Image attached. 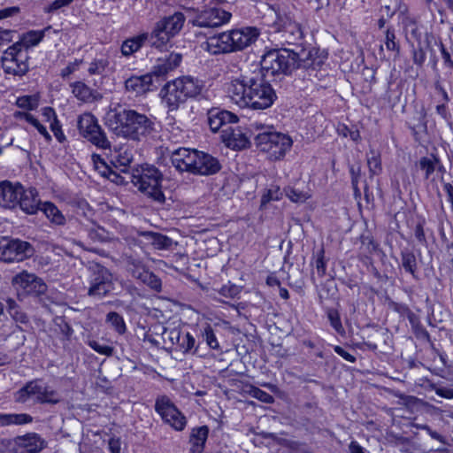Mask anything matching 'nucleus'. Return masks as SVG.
I'll return each mask as SVG.
<instances>
[{"label": "nucleus", "mask_w": 453, "mask_h": 453, "mask_svg": "<svg viewBox=\"0 0 453 453\" xmlns=\"http://www.w3.org/2000/svg\"><path fill=\"white\" fill-rule=\"evenodd\" d=\"M226 90L231 102L242 109L265 110L276 99L271 84L259 73L241 74L226 84Z\"/></svg>", "instance_id": "nucleus-1"}, {"label": "nucleus", "mask_w": 453, "mask_h": 453, "mask_svg": "<svg viewBox=\"0 0 453 453\" xmlns=\"http://www.w3.org/2000/svg\"><path fill=\"white\" fill-rule=\"evenodd\" d=\"M104 120L115 135L133 141H140L150 134L154 126L147 115L119 105L110 107Z\"/></svg>", "instance_id": "nucleus-2"}, {"label": "nucleus", "mask_w": 453, "mask_h": 453, "mask_svg": "<svg viewBox=\"0 0 453 453\" xmlns=\"http://www.w3.org/2000/svg\"><path fill=\"white\" fill-rule=\"evenodd\" d=\"M171 160L178 171L201 176L215 174L221 167L219 160L211 155L188 148L175 150Z\"/></svg>", "instance_id": "nucleus-3"}, {"label": "nucleus", "mask_w": 453, "mask_h": 453, "mask_svg": "<svg viewBox=\"0 0 453 453\" xmlns=\"http://www.w3.org/2000/svg\"><path fill=\"white\" fill-rule=\"evenodd\" d=\"M203 82L192 76H183L167 82L161 89L163 104L173 111L179 109L188 98L200 95Z\"/></svg>", "instance_id": "nucleus-4"}, {"label": "nucleus", "mask_w": 453, "mask_h": 453, "mask_svg": "<svg viewBox=\"0 0 453 453\" xmlns=\"http://www.w3.org/2000/svg\"><path fill=\"white\" fill-rule=\"evenodd\" d=\"M251 127L257 132L255 136L257 147L261 151L268 153L271 159H280L290 150L292 140L288 135L275 132L273 127L258 121L252 123Z\"/></svg>", "instance_id": "nucleus-5"}, {"label": "nucleus", "mask_w": 453, "mask_h": 453, "mask_svg": "<svg viewBox=\"0 0 453 453\" xmlns=\"http://www.w3.org/2000/svg\"><path fill=\"white\" fill-rule=\"evenodd\" d=\"M261 68L267 74H287L295 68L305 67L298 54L288 49H274L267 51L260 61Z\"/></svg>", "instance_id": "nucleus-6"}, {"label": "nucleus", "mask_w": 453, "mask_h": 453, "mask_svg": "<svg viewBox=\"0 0 453 453\" xmlns=\"http://www.w3.org/2000/svg\"><path fill=\"white\" fill-rule=\"evenodd\" d=\"M14 400L19 403L56 404L60 402V395L42 379H35L27 382L16 391Z\"/></svg>", "instance_id": "nucleus-7"}, {"label": "nucleus", "mask_w": 453, "mask_h": 453, "mask_svg": "<svg viewBox=\"0 0 453 453\" xmlns=\"http://www.w3.org/2000/svg\"><path fill=\"white\" fill-rule=\"evenodd\" d=\"M162 175L152 165H146L132 174V182L138 189L155 201L164 202L165 196L161 189Z\"/></svg>", "instance_id": "nucleus-8"}, {"label": "nucleus", "mask_w": 453, "mask_h": 453, "mask_svg": "<svg viewBox=\"0 0 453 453\" xmlns=\"http://www.w3.org/2000/svg\"><path fill=\"white\" fill-rule=\"evenodd\" d=\"M275 19L272 23L273 31L279 35L282 42L287 44H298L303 38V31L301 24L295 17L284 10H274Z\"/></svg>", "instance_id": "nucleus-9"}, {"label": "nucleus", "mask_w": 453, "mask_h": 453, "mask_svg": "<svg viewBox=\"0 0 453 453\" xmlns=\"http://www.w3.org/2000/svg\"><path fill=\"white\" fill-rule=\"evenodd\" d=\"M184 22L185 17L181 12H175L157 21L150 35L151 45L157 49L166 46L180 33Z\"/></svg>", "instance_id": "nucleus-10"}, {"label": "nucleus", "mask_w": 453, "mask_h": 453, "mask_svg": "<svg viewBox=\"0 0 453 453\" xmlns=\"http://www.w3.org/2000/svg\"><path fill=\"white\" fill-rule=\"evenodd\" d=\"M29 52L19 44H12L2 56V68L5 74L21 77L29 69Z\"/></svg>", "instance_id": "nucleus-11"}, {"label": "nucleus", "mask_w": 453, "mask_h": 453, "mask_svg": "<svg viewBox=\"0 0 453 453\" xmlns=\"http://www.w3.org/2000/svg\"><path fill=\"white\" fill-rule=\"evenodd\" d=\"M33 254L34 248L28 242L8 237L0 238L1 261L6 263L19 262L30 257Z\"/></svg>", "instance_id": "nucleus-12"}, {"label": "nucleus", "mask_w": 453, "mask_h": 453, "mask_svg": "<svg viewBox=\"0 0 453 453\" xmlns=\"http://www.w3.org/2000/svg\"><path fill=\"white\" fill-rule=\"evenodd\" d=\"M78 128L81 134L97 148L105 150L111 147L105 133L91 113L86 112L79 117Z\"/></svg>", "instance_id": "nucleus-13"}, {"label": "nucleus", "mask_w": 453, "mask_h": 453, "mask_svg": "<svg viewBox=\"0 0 453 453\" xmlns=\"http://www.w3.org/2000/svg\"><path fill=\"white\" fill-rule=\"evenodd\" d=\"M155 410L160 415L165 423L171 426L176 431H182L187 424L185 416L179 411L175 404L166 395L157 398Z\"/></svg>", "instance_id": "nucleus-14"}, {"label": "nucleus", "mask_w": 453, "mask_h": 453, "mask_svg": "<svg viewBox=\"0 0 453 453\" xmlns=\"http://www.w3.org/2000/svg\"><path fill=\"white\" fill-rule=\"evenodd\" d=\"M90 286L88 296L102 297L112 290V275L105 267L96 264L89 267Z\"/></svg>", "instance_id": "nucleus-15"}, {"label": "nucleus", "mask_w": 453, "mask_h": 453, "mask_svg": "<svg viewBox=\"0 0 453 453\" xmlns=\"http://www.w3.org/2000/svg\"><path fill=\"white\" fill-rule=\"evenodd\" d=\"M12 283L19 295L40 296L47 290V285L41 278L27 271L16 274L12 278Z\"/></svg>", "instance_id": "nucleus-16"}, {"label": "nucleus", "mask_w": 453, "mask_h": 453, "mask_svg": "<svg viewBox=\"0 0 453 453\" xmlns=\"http://www.w3.org/2000/svg\"><path fill=\"white\" fill-rule=\"evenodd\" d=\"M8 453H38L46 446L45 441L36 434L18 436L7 441Z\"/></svg>", "instance_id": "nucleus-17"}, {"label": "nucleus", "mask_w": 453, "mask_h": 453, "mask_svg": "<svg viewBox=\"0 0 453 453\" xmlns=\"http://www.w3.org/2000/svg\"><path fill=\"white\" fill-rule=\"evenodd\" d=\"M232 14L221 8L212 7L203 10L192 20V24L200 27H217L229 22Z\"/></svg>", "instance_id": "nucleus-18"}, {"label": "nucleus", "mask_w": 453, "mask_h": 453, "mask_svg": "<svg viewBox=\"0 0 453 453\" xmlns=\"http://www.w3.org/2000/svg\"><path fill=\"white\" fill-rule=\"evenodd\" d=\"M228 35L234 52L243 50L252 44L257 40L258 32L255 27H243L230 30Z\"/></svg>", "instance_id": "nucleus-19"}, {"label": "nucleus", "mask_w": 453, "mask_h": 453, "mask_svg": "<svg viewBox=\"0 0 453 453\" xmlns=\"http://www.w3.org/2000/svg\"><path fill=\"white\" fill-rule=\"evenodd\" d=\"M22 194V185L19 182L4 180L0 182V206L14 208L19 203Z\"/></svg>", "instance_id": "nucleus-20"}, {"label": "nucleus", "mask_w": 453, "mask_h": 453, "mask_svg": "<svg viewBox=\"0 0 453 453\" xmlns=\"http://www.w3.org/2000/svg\"><path fill=\"white\" fill-rule=\"evenodd\" d=\"M202 48L212 55L233 52L228 31L209 37Z\"/></svg>", "instance_id": "nucleus-21"}, {"label": "nucleus", "mask_w": 453, "mask_h": 453, "mask_svg": "<svg viewBox=\"0 0 453 453\" xmlns=\"http://www.w3.org/2000/svg\"><path fill=\"white\" fill-rule=\"evenodd\" d=\"M202 48L212 55L233 52L228 31L209 37Z\"/></svg>", "instance_id": "nucleus-22"}, {"label": "nucleus", "mask_w": 453, "mask_h": 453, "mask_svg": "<svg viewBox=\"0 0 453 453\" xmlns=\"http://www.w3.org/2000/svg\"><path fill=\"white\" fill-rule=\"evenodd\" d=\"M238 118L228 111L211 110L208 113V124L212 132L224 131L229 124L236 123Z\"/></svg>", "instance_id": "nucleus-23"}, {"label": "nucleus", "mask_w": 453, "mask_h": 453, "mask_svg": "<svg viewBox=\"0 0 453 453\" xmlns=\"http://www.w3.org/2000/svg\"><path fill=\"white\" fill-rule=\"evenodd\" d=\"M153 78L150 73L140 76H131L125 81L126 90L135 96L143 95L151 90Z\"/></svg>", "instance_id": "nucleus-24"}, {"label": "nucleus", "mask_w": 453, "mask_h": 453, "mask_svg": "<svg viewBox=\"0 0 453 453\" xmlns=\"http://www.w3.org/2000/svg\"><path fill=\"white\" fill-rule=\"evenodd\" d=\"M221 139L227 147L234 150L244 149L249 144L246 135L239 128H233L231 126L224 128Z\"/></svg>", "instance_id": "nucleus-25"}, {"label": "nucleus", "mask_w": 453, "mask_h": 453, "mask_svg": "<svg viewBox=\"0 0 453 453\" xmlns=\"http://www.w3.org/2000/svg\"><path fill=\"white\" fill-rule=\"evenodd\" d=\"M181 59V54L170 53L165 58H158L157 65L153 67L150 73H152L153 77H163L177 68Z\"/></svg>", "instance_id": "nucleus-26"}, {"label": "nucleus", "mask_w": 453, "mask_h": 453, "mask_svg": "<svg viewBox=\"0 0 453 453\" xmlns=\"http://www.w3.org/2000/svg\"><path fill=\"white\" fill-rule=\"evenodd\" d=\"M40 199L38 192L35 188L24 189L22 188V194L20 199H19V205L21 210L27 214H35L41 208Z\"/></svg>", "instance_id": "nucleus-27"}, {"label": "nucleus", "mask_w": 453, "mask_h": 453, "mask_svg": "<svg viewBox=\"0 0 453 453\" xmlns=\"http://www.w3.org/2000/svg\"><path fill=\"white\" fill-rule=\"evenodd\" d=\"M81 233L86 235L92 243L107 242L113 238L111 233L95 223H91L89 226H83L81 228Z\"/></svg>", "instance_id": "nucleus-28"}, {"label": "nucleus", "mask_w": 453, "mask_h": 453, "mask_svg": "<svg viewBox=\"0 0 453 453\" xmlns=\"http://www.w3.org/2000/svg\"><path fill=\"white\" fill-rule=\"evenodd\" d=\"M419 167L424 172L425 179H430L431 175L438 171L441 173L445 172L440 158L435 154H430L428 157H423L419 159Z\"/></svg>", "instance_id": "nucleus-29"}, {"label": "nucleus", "mask_w": 453, "mask_h": 453, "mask_svg": "<svg viewBox=\"0 0 453 453\" xmlns=\"http://www.w3.org/2000/svg\"><path fill=\"white\" fill-rule=\"evenodd\" d=\"M133 161V150L127 147H120L115 150L111 156V164L115 168L126 173Z\"/></svg>", "instance_id": "nucleus-30"}, {"label": "nucleus", "mask_w": 453, "mask_h": 453, "mask_svg": "<svg viewBox=\"0 0 453 453\" xmlns=\"http://www.w3.org/2000/svg\"><path fill=\"white\" fill-rule=\"evenodd\" d=\"M209 430L207 426H200L193 430L190 436V451L191 453H202L203 450L204 443L208 437Z\"/></svg>", "instance_id": "nucleus-31"}, {"label": "nucleus", "mask_w": 453, "mask_h": 453, "mask_svg": "<svg viewBox=\"0 0 453 453\" xmlns=\"http://www.w3.org/2000/svg\"><path fill=\"white\" fill-rule=\"evenodd\" d=\"M149 38V35L144 33L127 39L121 45L122 54L127 57L138 51Z\"/></svg>", "instance_id": "nucleus-32"}, {"label": "nucleus", "mask_w": 453, "mask_h": 453, "mask_svg": "<svg viewBox=\"0 0 453 453\" xmlns=\"http://www.w3.org/2000/svg\"><path fill=\"white\" fill-rule=\"evenodd\" d=\"M50 27H46L43 30L29 31L23 35V36L14 44H19L20 48H25L29 52V49L37 45L44 37V35Z\"/></svg>", "instance_id": "nucleus-33"}, {"label": "nucleus", "mask_w": 453, "mask_h": 453, "mask_svg": "<svg viewBox=\"0 0 453 453\" xmlns=\"http://www.w3.org/2000/svg\"><path fill=\"white\" fill-rule=\"evenodd\" d=\"M40 210L46 218L53 224L62 226L65 223V218L58 207L51 202H44L41 204Z\"/></svg>", "instance_id": "nucleus-34"}, {"label": "nucleus", "mask_w": 453, "mask_h": 453, "mask_svg": "<svg viewBox=\"0 0 453 453\" xmlns=\"http://www.w3.org/2000/svg\"><path fill=\"white\" fill-rule=\"evenodd\" d=\"M72 93L80 101L88 103L95 100L94 91L84 82L75 81L71 84Z\"/></svg>", "instance_id": "nucleus-35"}, {"label": "nucleus", "mask_w": 453, "mask_h": 453, "mask_svg": "<svg viewBox=\"0 0 453 453\" xmlns=\"http://www.w3.org/2000/svg\"><path fill=\"white\" fill-rule=\"evenodd\" d=\"M32 417L26 413H0V426L24 425L32 422Z\"/></svg>", "instance_id": "nucleus-36"}, {"label": "nucleus", "mask_w": 453, "mask_h": 453, "mask_svg": "<svg viewBox=\"0 0 453 453\" xmlns=\"http://www.w3.org/2000/svg\"><path fill=\"white\" fill-rule=\"evenodd\" d=\"M15 117L24 119L27 122L32 125L44 138L47 142L51 140V136L44 127L35 117L27 112H16Z\"/></svg>", "instance_id": "nucleus-37"}, {"label": "nucleus", "mask_w": 453, "mask_h": 453, "mask_svg": "<svg viewBox=\"0 0 453 453\" xmlns=\"http://www.w3.org/2000/svg\"><path fill=\"white\" fill-rule=\"evenodd\" d=\"M148 240L150 242L151 245H153L157 250L167 249L172 241L167 236H165L161 234L157 233H147L144 234Z\"/></svg>", "instance_id": "nucleus-38"}, {"label": "nucleus", "mask_w": 453, "mask_h": 453, "mask_svg": "<svg viewBox=\"0 0 453 453\" xmlns=\"http://www.w3.org/2000/svg\"><path fill=\"white\" fill-rule=\"evenodd\" d=\"M18 107L28 111L35 110L39 105V96L37 95L22 96L17 98Z\"/></svg>", "instance_id": "nucleus-39"}, {"label": "nucleus", "mask_w": 453, "mask_h": 453, "mask_svg": "<svg viewBox=\"0 0 453 453\" xmlns=\"http://www.w3.org/2000/svg\"><path fill=\"white\" fill-rule=\"evenodd\" d=\"M106 321L119 334H125L127 330L126 323L123 318L117 312L111 311L107 314Z\"/></svg>", "instance_id": "nucleus-40"}, {"label": "nucleus", "mask_w": 453, "mask_h": 453, "mask_svg": "<svg viewBox=\"0 0 453 453\" xmlns=\"http://www.w3.org/2000/svg\"><path fill=\"white\" fill-rule=\"evenodd\" d=\"M402 266L404 270L415 276L417 271V260L413 253L409 251L402 252Z\"/></svg>", "instance_id": "nucleus-41"}, {"label": "nucleus", "mask_w": 453, "mask_h": 453, "mask_svg": "<svg viewBox=\"0 0 453 453\" xmlns=\"http://www.w3.org/2000/svg\"><path fill=\"white\" fill-rule=\"evenodd\" d=\"M91 159L95 169L98 171L101 175L106 176L107 173H110L117 176L116 173L106 165L104 160L99 155L93 154L91 156Z\"/></svg>", "instance_id": "nucleus-42"}, {"label": "nucleus", "mask_w": 453, "mask_h": 453, "mask_svg": "<svg viewBox=\"0 0 453 453\" xmlns=\"http://www.w3.org/2000/svg\"><path fill=\"white\" fill-rule=\"evenodd\" d=\"M367 165L372 174L377 175L381 172L380 157L373 150H371L367 157Z\"/></svg>", "instance_id": "nucleus-43"}, {"label": "nucleus", "mask_w": 453, "mask_h": 453, "mask_svg": "<svg viewBox=\"0 0 453 453\" xmlns=\"http://www.w3.org/2000/svg\"><path fill=\"white\" fill-rule=\"evenodd\" d=\"M282 192L278 186H272L261 197V206L265 205L271 201H278L281 198Z\"/></svg>", "instance_id": "nucleus-44"}, {"label": "nucleus", "mask_w": 453, "mask_h": 453, "mask_svg": "<svg viewBox=\"0 0 453 453\" xmlns=\"http://www.w3.org/2000/svg\"><path fill=\"white\" fill-rule=\"evenodd\" d=\"M109 65V61L106 58H99L93 60L88 72L90 75H100L103 74Z\"/></svg>", "instance_id": "nucleus-45"}, {"label": "nucleus", "mask_w": 453, "mask_h": 453, "mask_svg": "<svg viewBox=\"0 0 453 453\" xmlns=\"http://www.w3.org/2000/svg\"><path fill=\"white\" fill-rule=\"evenodd\" d=\"M286 196L294 203H303L311 195L308 192H304L294 188H288L285 189Z\"/></svg>", "instance_id": "nucleus-46"}, {"label": "nucleus", "mask_w": 453, "mask_h": 453, "mask_svg": "<svg viewBox=\"0 0 453 453\" xmlns=\"http://www.w3.org/2000/svg\"><path fill=\"white\" fill-rule=\"evenodd\" d=\"M327 318L333 328L339 334H344V328L341 322L340 314L336 310L330 309L327 311Z\"/></svg>", "instance_id": "nucleus-47"}, {"label": "nucleus", "mask_w": 453, "mask_h": 453, "mask_svg": "<svg viewBox=\"0 0 453 453\" xmlns=\"http://www.w3.org/2000/svg\"><path fill=\"white\" fill-rule=\"evenodd\" d=\"M195 343L196 340L189 333H181L178 344L183 352H188L192 350L195 347Z\"/></svg>", "instance_id": "nucleus-48"}, {"label": "nucleus", "mask_w": 453, "mask_h": 453, "mask_svg": "<svg viewBox=\"0 0 453 453\" xmlns=\"http://www.w3.org/2000/svg\"><path fill=\"white\" fill-rule=\"evenodd\" d=\"M203 339L205 341L207 345L212 349H219V344L216 338V335L211 326H206L203 332Z\"/></svg>", "instance_id": "nucleus-49"}, {"label": "nucleus", "mask_w": 453, "mask_h": 453, "mask_svg": "<svg viewBox=\"0 0 453 453\" xmlns=\"http://www.w3.org/2000/svg\"><path fill=\"white\" fill-rule=\"evenodd\" d=\"M250 395L252 397H254L263 403H272L274 401L273 395L266 393L265 391L261 390L258 388L252 387L250 390Z\"/></svg>", "instance_id": "nucleus-50"}, {"label": "nucleus", "mask_w": 453, "mask_h": 453, "mask_svg": "<svg viewBox=\"0 0 453 453\" xmlns=\"http://www.w3.org/2000/svg\"><path fill=\"white\" fill-rule=\"evenodd\" d=\"M88 346L96 351L99 354L105 355V356H111L113 352V348L108 345L101 344L97 341H89Z\"/></svg>", "instance_id": "nucleus-51"}, {"label": "nucleus", "mask_w": 453, "mask_h": 453, "mask_svg": "<svg viewBox=\"0 0 453 453\" xmlns=\"http://www.w3.org/2000/svg\"><path fill=\"white\" fill-rule=\"evenodd\" d=\"M385 46L388 50L399 52V45L395 42V35L394 31L387 29L385 36Z\"/></svg>", "instance_id": "nucleus-52"}, {"label": "nucleus", "mask_w": 453, "mask_h": 453, "mask_svg": "<svg viewBox=\"0 0 453 453\" xmlns=\"http://www.w3.org/2000/svg\"><path fill=\"white\" fill-rule=\"evenodd\" d=\"M315 266H316L318 274L320 277H323L326 274V263L325 261V251L323 249H321L317 254Z\"/></svg>", "instance_id": "nucleus-53"}, {"label": "nucleus", "mask_w": 453, "mask_h": 453, "mask_svg": "<svg viewBox=\"0 0 453 453\" xmlns=\"http://www.w3.org/2000/svg\"><path fill=\"white\" fill-rule=\"evenodd\" d=\"M82 64V59H75L73 62L69 63L65 68L61 70L60 75L65 79L77 71Z\"/></svg>", "instance_id": "nucleus-54"}, {"label": "nucleus", "mask_w": 453, "mask_h": 453, "mask_svg": "<svg viewBox=\"0 0 453 453\" xmlns=\"http://www.w3.org/2000/svg\"><path fill=\"white\" fill-rule=\"evenodd\" d=\"M145 279L143 280V283L147 284L152 289L160 290L161 288V280L158 277H157L152 273L149 272V273H145Z\"/></svg>", "instance_id": "nucleus-55"}, {"label": "nucleus", "mask_w": 453, "mask_h": 453, "mask_svg": "<svg viewBox=\"0 0 453 453\" xmlns=\"http://www.w3.org/2000/svg\"><path fill=\"white\" fill-rule=\"evenodd\" d=\"M435 394L445 399H453V389L448 387H438L434 384L431 386Z\"/></svg>", "instance_id": "nucleus-56"}, {"label": "nucleus", "mask_w": 453, "mask_h": 453, "mask_svg": "<svg viewBox=\"0 0 453 453\" xmlns=\"http://www.w3.org/2000/svg\"><path fill=\"white\" fill-rule=\"evenodd\" d=\"M73 0H54L50 4L46 7V12H53L61 8L69 6Z\"/></svg>", "instance_id": "nucleus-57"}, {"label": "nucleus", "mask_w": 453, "mask_h": 453, "mask_svg": "<svg viewBox=\"0 0 453 453\" xmlns=\"http://www.w3.org/2000/svg\"><path fill=\"white\" fill-rule=\"evenodd\" d=\"M162 328H163L162 334H163L164 341H165V337H168V339L172 344L178 343L180 342V338L181 335L180 331L176 330V329L168 331L165 327H162Z\"/></svg>", "instance_id": "nucleus-58"}, {"label": "nucleus", "mask_w": 453, "mask_h": 453, "mask_svg": "<svg viewBox=\"0 0 453 453\" xmlns=\"http://www.w3.org/2000/svg\"><path fill=\"white\" fill-rule=\"evenodd\" d=\"M14 35L15 31L0 27V47L11 42Z\"/></svg>", "instance_id": "nucleus-59"}, {"label": "nucleus", "mask_w": 453, "mask_h": 453, "mask_svg": "<svg viewBox=\"0 0 453 453\" xmlns=\"http://www.w3.org/2000/svg\"><path fill=\"white\" fill-rule=\"evenodd\" d=\"M132 273V275L140 280L142 282L145 279V273H149V271L144 268L142 265H134L133 268L129 269Z\"/></svg>", "instance_id": "nucleus-60"}, {"label": "nucleus", "mask_w": 453, "mask_h": 453, "mask_svg": "<svg viewBox=\"0 0 453 453\" xmlns=\"http://www.w3.org/2000/svg\"><path fill=\"white\" fill-rule=\"evenodd\" d=\"M50 127L51 131L54 133L55 136L58 138V141H61V137L63 136V133L61 131V127L59 125V121L58 119H52V121H50Z\"/></svg>", "instance_id": "nucleus-61"}, {"label": "nucleus", "mask_w": 453, "mask_h": 453, "mask_svg": "<svg viewBox=\"0 0 453 453\" xmlns=\"http://www.w3.org/2000/svg\"><path fill=\"white\" fill-rule=\"evenodd\" d=\"M334 350L335 351V353H337L339 356H341L342 358H344L345 360H347L349 362L354 363L356 361V357L353 355L347 352L345 349H343L340 346H335L334 348Z\"/></svg>", "instance_id": "nucleus-62"}, {"label": "nucleus", "mask_w": 453, "mask_h": 453, "mask_svg": "<svg viewBox=\"0 0 453 453\" xmlns=\"http://www.w3.org/2000/svg\"><path fill=\"white\" fill-rule=\"evenodd\" d=\"M220 293L226 297H234L239 293V289L236 286H224L221 288Z\"/></svg>", "instance_id": "nucleus-63"}, {"label": "nucleus", "mask_w": 453, "mask_h": 453, "mask_svg": "<svg viewBox=\"0 0 453 453\" xmlns=\"http://www.w3.org/2000/svg\"><path fill=\"white\" fill-rule=\"evenodd\" d=\"M426 59L424 51L420 50H415L413 52V61L415 64L421 65Z\"/></svg>", "instance_id": "nucleus-64"}]
</instances>
